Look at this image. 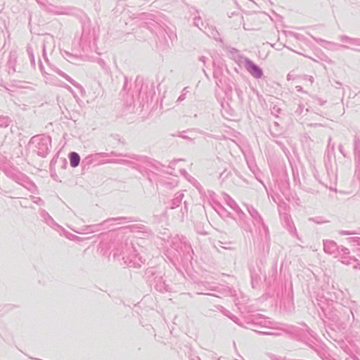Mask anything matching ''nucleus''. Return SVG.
I'll return each instance as SVG.
<instances>
[{
	"label": "nucleus",
	"mask_w": 360,
	"mask_h": 360,
	"mask_svg": "<svg viewBox=\"0 0 360 360\" xmlns=\"http://www.w3.org/2000/svg\"><path fill=\"white\" fill-rule=\"evenodd\" d=\"M226 278H228V281L226 280V295H229L233 298V302L235 303V305L238 307L241 313H243L242 311V304L239 301V296H240L241 292L238 288V282L236 278L234 276L227 274Z\"/></svg>",
	"instance_id": "obj_1"
},
{
	"label": "nucleus",
	"mask_w": 360,
	"mask_h": 360,
	"mask_svg": "<svg viewBox=\"0 0 360 360\" xmlns=\"http://www.w3.org/2000/svg\"><path fill=\"white\" fill-rule=\"evenodd\" d=\"M226 205L234 212V214H232L226 211V217L232 218L236 221L238 226L243 227V224H245V218L246 217V214L240 208L237 202L228 194H226Z\"/></svg>",
	"instance_id": "obj_2"
},
{
	"label": "nucleus",
	"mask_w": 360,
	"mask_h": 360,
	"mask_svg": "<svg viewBox=\"0 0 360 360\" xmlns=\"http://www.w3.org/2000/svg\"><path fill=\"white\" fill-rule=\"evenodd\" d=\"M245 328L257 331L256 328L259 326H266L267 321L264 316L261 314H251L245 316Z\"/></svg>",
	"instance_id": "obj_3"
},
{
	"label": "nucleus",
	"mask_w": 360,
	"mask_h": 360,
	"mask_svg": "<svg viewBox=\"0 0 360 360\" xmlns=\"http://www.w3.org/2000/svg\"><path fill=\"white\" fill-rule=\"evenodd\" d=\"M340 321L338 326L345 329L347 325L354 319V313L351 307H346L344 306L340 307L339 316Z\"/></svg>",
	"instance_id": "obj_4"
},
{
	"label": "nucleus",
	"mask_w": 360,
	"mask_h": 360,
	"mask_svg": "<svg viewBox=\"0 0 360 360\" xmlns=\"http://www.w3.org/2000/svg\"><path fill=\"white\" fill-rule=\"evenodd\" d=\"M248 73L255 79H260L263 77L262 69L248 58H245L243 63Z\"/></svg>",
	"instance_id": "obj_5"
},
{
	"label": "nucleus",
	"mask_w": 360,
	"mask_h": 360,
	"mask_svg": "<svg viewBox=\"0 0 360 360\" xmlns=\"http://www.w3.org/2000/svg\"><path fill=\"white\" fill-rule=\"evenodd\" d=\"M323 245V250L326 254L331 255L335 258L339 257V246L336 242L332 240H324Z\"/></svg>",
	"instance_id": "obj_6"
},
{
	"label": "nucleus",
	"mask_w": 360,
	"mask_h": 360,
	"mask_svg": "<svg viewBox=\"0 0 360 360\" xmlns=\"http://www.w3.org/2000/svg\"><path fill=\"white\" fill-rule=\"evenodd\" d=\"M320 308L324 313L325 316L327 319H328L335 324H338V321H340V319L338 318L340 307L338 309L333 307L332 308H330L328 311L322 306H320Z\"/></svg>",
	"instance_id": "obj_7"
},
{
	"label": "nucleus",
	"mask_w": 360,
	"mask_h": 360,
	"mask_svg": "<svg viewBox=\"0 0 360 360\" xmlns=\"http://www.w3.org/2000/svg\"><path fill=\"white\" fill-rule=\"evenodd\" d=\"M354 153L356 168L360 170V139L356 136L354 140Z\"/></svg>",
	"instance_id": "obj_8"
},
{
	"label": "nucleus",
	"mask_w": 360,
	"mask_h": 360,
	"mask_svg": "<svg viewBox=\"0 0 360 360\" xmlns=\"http://www.w3.org/2000/svg\"><path fill=\"white\" fill-rule=\"evenodd\" d=\"M247 211L253 219L254 224L263 223V218L258 211L251 205H245Z\"/></svg>",
	"instance_id": "obj_9"
},
{
	"label": "nucleus",
	"mask_w": 360,
	"mask_h": 360,
	"mask_svg": "<svg viewBox=\"0 0 360 360\" xmlns=\"http://www.w3.org/2000/svg\"><path fill=\"white\" fill-rule=\"evenodd\" d=\"M226 56L235 60L240 65L244 63V59L245 58L241 56L238 50L234 48H229L226 51Z\"/></svg>",
	"instance_id": "obj_10"
},
{
	"label": "nucleus",
	"mask_w": 360,
	"mask_h": 360,
	"mask_svg": "<svg viewBox=\"0 0 360 360\" xmlns=\"http://www.w3.org/2000/svg\"><path fill=\"white\" fill-rule=\"evenodd\" d=\"M339 258H340V261L341 262V263L346 264V265L353 264L354 269H359L360 263L359 262V260L357 259H356L354 257L348 255V256L340 257Z\"/></svg>",
	"instance_id": "obj_11"
},
{
	"label": "nucleus",
	"mask_w": 360,
	"mask_h": 360,
	"mask_svg": "<svg viewBox=\"0 0 360 360\" xmlns=\"http://www.w3.org/2000/svg\"><path fill=\"white\" fill-rule=\"evenodd\" d=\"M269 131L273 137H278L282 134V129L280 128L279 124L274 122L269 127Z\"/></svg>",
	"instance_id": "obj_12"
},
{
	"label": "nucleus",
	"mask_w": 360,
	"mask_h": 360,
	"mask_svg": "<svg viewBox=\"0 0 360 360\" xmlns=\"http://www.w3.org/2000/svg\"><path fill=\"white\" fill-rule=\"evenodd\" d=\"M226 317L229 318L231 320H232L234 323H236L238 326L245 328V316L243 318V321H240V319L238 316L232 314L230 311L226 310Z\"/></svg>",
	"instance_id": "obj_13"
},
{
	"label": "nucleus",
	"mask_w": 360,
	"mask_h": 360,
	"mask_svg": "<svg viewBox=\"0 0 360 360\" xmlns=\"http://www.w3.org/2000/svg\"><path fill=\"white\" fill-rule=\"evenodd\" d=\"M69 158H70V165L72 167H75L78 166V165L79 163L80 158L77 153L72 152L70 154Z\"/></svg>",
	"instance_id": "obj_14"
},
{
	"label": "nucleus",
	"mask_w": 360,
	"mask_h": 360,
	"mask_svg": "<svg viewBox=\"0 0 360 360\" xmlns=\"http://www.w3.org/2000/svg\"><path fill=\"white\" fill-rule=\"evenodd\" d=\"M250 277L252 280V287L255 288V284H257L259 281L260 280V277L259 274L257 272V271L254 269L250 268Z\"/></svg>",
	"instance_id": "obj_15"
},
{
	"label": "nucleus",
	"mask_w": 360,
	"mask_h": 360,
	"mask_svg": "<svg viewBox=\"0 0 360 360\" xmlns=\"http://www.w3.org/2000/svg\"><path fill=\"white\" fill-rule=\"evenodd\" d=\"M257 225H259L262 227V229L260 230L261 236H263L264 233L265 239L269 240L270 238L269 228L264 221H263V223H258Z\"/></svg>",
	"instance_id": "obj_16"
},
{
	"label": "nucleus",
	"mask_w": 360,
	"mask_h": 360,
	"mask_svg": "<svg viewBox=\"0 0 360 360\" xmlns=\"http://www.w3.org/2000/svg\"><path fill=\"white\" fill-rule=\"evenodd\" d=\"M285 221L288 223V225L289 226L288 227L289 232L292 235H296L297 234V230H296V228H295V225L293 224L292 221H291L290 220V216L288 215V214H285Z\"/></svg>",
	"instance_id": "obj_17"
},
{
	"label": "nucleus",
	"mask_w": 360,
	"mask_h": 360,
	"mask_svg": "<svg viewBox=\"0 0 360 360\" xmlns=\"http://www.w3.org/2000/svg\"><path fill=\"white\" fill-rule=\"evenodd\" d=\"M339 257H343V256H348L350 254V250L344 247V246H339Z\"/></svg>",
	"instance_id": "obj_18"
},
{
	"label": "nucleus",
	"mask_w": 360,
	"mask_h": 360,
	"mask_svg": "<svg viewBox=\"0 0 360 360\" xmlns=\"http://www.w3.org/2000/svg\"><path fill=\"white\" fill-rule=\"evenodd\" d=\"M348 243H353L356 244L358 245H360V237L354 236V237H349L346 239Z\"/></svg>",
	"instance_id": "obj_19"
},
{
	"label": "nucleus",
	"mask_w": 360,
	"mask_h": 360,
	"mask_svg": "<svg viewBox=\"0 0 360 360\" xmlns=\"http://www.w3.org/2000/svg\"><path fill=\"white\" fill-rule=\"evenodd\" d=\"M235 21L236 22V25L240 27L243 22V17L240 14H236L235 15Z\"/></svg>",
	"instance_id": "obj_20"
},
{
	"label": "nucleus",
	"mask_w": 360,
	"mask_h": 360,
	"mask_svg": "<svg viewBox=\"0 0 360 360\" xmlns=\"http://www.w3.org/2000/svg\"><path fill=\"white\" fill-rule=\"evenodd\" d=\"M304 106L302 104L299 105L297 109L295 110L296 116H300L303 113Z\"/></svg>",
	"instance_id": "obj_21"
},
{
	"label": "nucleus",
	"mask_w": 360,
	"mask_h": 360,
	"mask_svg": "<svg viewBox=\"0 0 360 360\" xmlns=\"http://www.w3.org/2000/svg\"><path fill=\"white\" fill-rule=\"evenodd\" d=\"M326 103V100H322L319 98H316L314 100V103L316 105H323Z\"/></svg>",
	"instance_id": "obj_22"
},
{
	"label": "nucleus",
	"mask_w": 360,
	"mask_h": 360,
	"mask_svg": "<svg viewBox=\"0 0 360 360\" xmlns=\"http://www.w3.org/2000/svg\"><path fill=\"white\" fill-rule=\"evenodd\" d=\"M340 39L342 41L348 42L349 44L352 38L347 35H341Z\"/></svg>",
	"instance_id": "obj_23"
},
{
	"label": "nucleus",
	"mask_w": 360,
	"mask_h": 360,
	"mask_svg": "<svg viewBox=\"0 0 360 360\" xmlns=\"http://www.w3.org/2000/svg\"><path fill=\"white\" fill-rule=\"evenodd\" d=\"M349 44L360 46V38H352Z\"/></svg>",
	"instance_id": "obj_24"
},
{
	"label": "nucleus",
	"mask_w": 360,
	"mask_h": 360,
	"mask_svg": "<svg viewBox=\"0 0 360 360\" xmlns=\"http://www.w3.org/2000/svg\"><path fill=\"white\" fill-rule=\"evenodd\" d=\"M338 233L341 236H349V235H352L354 233L352 231H350L341 230V231H338Z\"/></svg>",
	"instance_id": "obj_25"
},
{
	"label": "nucleus",
	"mask_w": 360,
	"mask_h": 360,
	"mask_svg": "<svg viewBox=\"0 0 360 360\" xmlns=\"http://www.w3.org/2000/svg\"><path fill=\"white\" fill-rule=\"evenodd\" d=\"M308 347H309L311 349H312L314 351H315L321 358V354L317 348L314 347V345L312 343L307 342L306 343Z\"/></svg>",
	"instance_id": "obj_26"
},
{
	"label": "nucleus",
	"mask_w": 360,
	"mask_h": 360,
	"mask_svg": "<svg viewBox=\"0 0 360 360\" xmlns=\"http://www.w3.org/2000/svg\"><path fill=\"white\" fill-rule=\"evenodd\" d=\"M330 142H331V139L330 138L329 140H328V148H330L332 153H334L335 145L334 144H331Z\"/></svg>",
	"instance_id": "obj_27"
},
{
	"label": "nucleus",
	"mask_w": 360,
	"mask_h": 360,
	"mask_svg": "<svg viewBox=\"0 0 360 360\" xmlns=\"http://www.w3.org/2000/svg\"><path fill=\"white\" fill-rule=\"evenodd\" d=\"M338 150H339V151L341 153V154H342L344 157H346V156H347L346 153H345V151H344L343 146H342V144H340V145L338 146Z\"/></svg>",
	"instance_id": "obj_28"
},
{
	"label": "nucleus",
	"mask_w": 360,
	"mask_h": 360,
	"mask_svg": "<svg viewBox=\"0 0 360 360\" xmlns=\"http://www.w3.org/2000/svg\"><path fill=\"white\" fill-rule=\"evenodd\" d=\"M332 86L336 89H338L342 86V84L340 82L335 81V83L332 84Z\"/></svg>",
	"instance_id": "obj_29"
},
{
	"label": "nucleus",
	"mask_w": 360,
	"mask_h": 360,
	"mask_svg": "<svg viewBox=\"0 0 360 360\" xmlns=\"http://www.w3.org/2000/svg\"><path fill=\"white\" fill-rule=\"evenodd\" d=\"M232 109L231 108V107L229 105H228V107H226V113H230L231 115H232Z\"/></svg>",
	"instance_id": "obj_30"
},
{
	"label": "nucleus",
	"mask_w": 360,
	"mask_h": 360,
	"mask_svg": "<svg viewBox=\"0 0 360 360\" xmlns=\"http://www.w3.org/2000/svg\"><path fill=\"white\" fill-rule=\"evenodd\" d=\"M231 90H232L231 87H228V86H226V98H228V96H229V91H231Z\"/></svg>",
	"instance_id": "obj_31"
},
{
	"label": "nucleus",
	"mask_w": 360,
	"mask_h": 360,
	"mask_svg": "<svg viewBox=\"0 0 360 360\" xmlns=\"http://www.w3.org/2000/svg\"><path fill=\"white\" fill-rule=\"evenodd\" d=\"M262 335H271V333L270 332H266V331H263V332H259Z\"/></svg>",
	"instance_id": "obj_32"
},
{
	"label": "nucleus",
	"mask_w": 360,
	"mask_h": 360,
	"mask_svg": "<svg viewBox=\"0 0 360 360\" xmlns=\"http://www.w3.org/2000/svg\"><path fill=\"white\" fill-rule=\"evenodd\" d=\"M230 143H234V141L232 139H226V144L229 145Z\"/></svg>",
	"instance_id": "obj_33"
},
{
	"label": "nucleus",
	"mask_w": 360,
	"mask_h": 360,
	"mask_svg": "<svg viewBox=\"0 0 360 360\" xmlns=\"http://www.w3.org/2000/svg\"><path fill=\"white\" fill-rule=\"evenodd\" d=\"M276 142L277 144H278L283 149L284 146H283V143L281 142L277 141Z\"/></svg>",
	"instance_id": "obj_34"
},
{
	"label": "nucleus",
	"mask_w": 360,
	"mask_h": 360,
	"mask_svg": "<svg viewBox=\"0 0 360 360\" xmlns=\"http://www.w3.org/2000/svg\"><path fill=\"white\" fill-rule=\"evenodd\" d=\"M340 46L343 49H350L348 46H346V45H340Z\"/></svg>",
	"instance_id": "obj_35"
},
{
	"label": "nucleus",
	"mask_w": 360,
	"mask_h": 360,
	"mask_svg": "<svg viewBox=\"0 0 360 360\" xmlns=\"http://www.w3.org/2000/svg\"><path fill=\"white\" fill-rule=\"evenodd\" d=\"M315 40H316V41L326 42V41H325V40L321 39H315Z\"/></svg>",
	"instance_id": "obj_36"
},
{
	"label": "nucleus",
	"mask_w": 360,
	"mask_h": 360,
	"mask_svg": "<svg viewBox=\"0 0 360 360\" xmlns=\"http://www.w3.org/2000/svg\"><path fill=\"white\" fill-rule=\"evenodd\" d=\"M313 221H315L316 223H318V224L321 223V221H318L316 219H313Z\"/></svg>",
	"instance_id": "obj_37"
},
{
	"label": "nucleus",
	"mask_w": 360,
	"mask_h": 360,
	"mask_svg": "<svg viewBox=\"0 0 360 360\" xmlns=\"http://www.w3.org/2000/svg\"><path fill=\"white\" fill-rule=\"evenodd\" d=\"M352 50H354V51H356L360 52V49H352Z\"/></svg>",
	"instance_id": "obj_38"
},
{
	"label": "nucleus",
	"mask_w": 360,
	"mask_h": 360,
	"mask_svg": "<svg viewBox=\"0 0 360 360\" xmlns=\"http://www.w3.org/2000/svg\"><path fill=\"white\" fill-rule=\"evenodd\" d=\"M231 249H233V248H231V247H227L226 248V250H231Z\"/></svg>",
	"instance_id": "obj_39"
},
{
	"label": "nucleus",
	"mask_w": 360,
	"mask_h": 360,
	"mask_svg": "<svg viewBox=\"0 0 360 360\" xmlns=\"http://www.w3.org/2000/svg\"><path fill=\"white\" fill-rule=\"evenodd\" d=\"M252 2V5H256L255 2L253 0H250Z\"/></svg>",
	"instance_id": "obj_40"
},
{
	"label": "nucleus",
	"mask_w": 360,
	"mask_h": 360,
	"mask_svg": "<svg viewBox=\"0 0 360 360\" xmlns=\"http://www.w3.org/2000/svg\"><path fill=\"white\" fill-rule=\"evenodd\" d=\"M313 79H314L313 77H310L309 80H310L311 82H313Z\"/></svg>",
	"instance_id": "obj_41"
},
{
	"label": "nucleus",
	"mask_w": 360,
	"mask_h": 360,
	"mask_svg": "<svg viewBox=\"0 0 360 360\" xmlns=\"http://www.w3.org/2000/svg\"><path fill=\"white\" fill-rule=\"evenodd\" d=\"M297 91H300L302 89L301 86H297Z\"/></svg>",
	"instance_id": "obj_42"
},
{
	"label": "nucleus",
	"mask_w": 360,
	"mask_h": 360,
	"mask_svg": "<svg viewBox=\"0 0 360 360\" xmlns=\"http://www.w3.org/2000/svg\"><path fill=\"white\" fill-rule=\"evenodd\" d=\"M236 91H238V90L236 89ZM237 94H238V96H240V93H239L238 91H237Z\"/></svg>",
	"instance_id": "obj_43"
},
{
	"label": "nucleus",
	"mask_w": 360,
	"mask_h": 360,
	"mask_svg": "<svg viewBox=\"0 0 360 360\" xmlns=\"http://www.w3.org/2000/svg\"><path fill=\"white\" fill-rule=\"evenodd\" d=\"M359 270H360V265H359Z\"/></svg>",
	"instance_id": "obj_44"
}]
</instances>
